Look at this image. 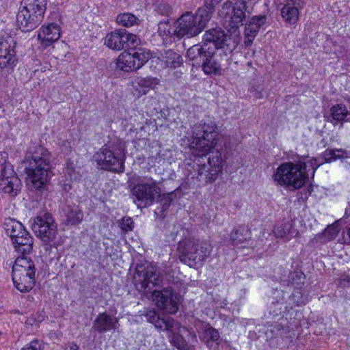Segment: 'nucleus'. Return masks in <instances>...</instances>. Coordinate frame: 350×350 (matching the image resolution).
Instances as JSON below:
<instances>
[{"mask_svg": "<svg viewBox=\"0 0 350 350\" xmlns=\"http://www.w3.org/2000/svg\"><path fill=\"white\" fill-rule=\"evenodd\" d=\"M51 66L49 64H46L45 65L41 66L40 70L37 69L36 71L40 70L42 72H46L47 70H50Z\"/></svg>", "mask_w": 350, "mask_h": 350, "instance_id": "obj_47", "label": "nucleus"}, {"mask_svg": "<svg viewBox=\"0 0 350 350\" xmlns=\"http://www.w3.org/2000/svg\"><path fill=\"white\" fill-rule=\"evenodd\" d=\"M286 303L283 302L282 301H278L277 304L280 306H284Z\"/></svg>", "mask_w": 350, "mask_h": 350, "instance_id": "obj_53", "label": "nucleus"}, {"mask_svg": "<svg viewBox=\"0 0 350 350\" xmlns=\"http://www.w3.org/2000/svg\"><path fill=\"white\" fill-rule=\"evenodd\" d=\"M66 223L68 225L79 224L83 218V213L78 206L75 204H67L63 209Z\"/></svg>", "mask_w": 350, "mask_h": 350, "instance_id": "obj_27", "label": "nucleus"}, {"mask_svg": "<svg viewBox=\"0 0 350 350\" xmlns=\"http://www.w3.org/2000/svg\"><path fill=\"white\" fill-rule=\"evenodd\" d=\"M31 228L44 242L53 241L57 234V226L53 217L48 213L35 217L31 223Z\"/></svg>", "mask_w": 350, "mask_h": 350, "instance_id": "obj_13", "label": "nucleus"}, {"mask_svg": "<svg viewBox=\"0 0 350 350\" xmlns=\"http://www.w3.org/2000/svg\"><path fill=\"white\" fill-rule=\"evenodd\" d=\"M53 157L41 146L29 147L28 154L22 162L27 180L36 189H41L48 180Z\"/></svg>", "mask_w": 350, "mask_h": 350, "instance_id": "obj_4", "label": "nucleus"}, {"mask_svg": "<svg viewBox=\"0 0 350 350\" xmlns=\"http://www.w3.org/2000/svg\"><path fill=\"white\" fill-rule=\"evenodd\" d=\"M273 232L276 238H280L284 241H288L292 239L294 234L293 224L291 222L278 224L275 226Z\"/></svg>", "mask_w": 350, "mask_h": 350, "instance_id": "obj_29", "label": "nucleus"}, {"mask_svg": "<svg viewBox=\"0 0 350 350\" xmlns=\"http://www.w3.org/2000/svg\"><path fill=\"white\" fill-rule=\"evenodd\" d=\"M323 157L326 162L331 163L337 159L347 157V152L342 149L327 150L323 153Z\"/></svg>", "mask_w": 350, "mask_h": 350, "instance_id": "obj_32", "label": "nucleus"}, {"mask_svg": "<svg viewBox=\"0 0 350 350\" xmlns=\"http://www.w3.org/2000/svg\"><path fill=\"white\" fill-rule=\"evenodd\" d=\"M16 41L11 35L0 37V68L12 69L16 64Z\"/></svg>", "mask_w": 350, "mask_h": 350, "instance_id": "obj_14", "label": "nucleus"}, {"mask_svg": "<svg viewBox=\"0 0 350 350\" xmlns=\"http://www.w3.org/2000/svg\"><path fill=\"white\" fill-rule=\"evenodd\" d=\"M304 304V301L303 299L302 293L301 292V288H295L294 291L288 297V306L290 308H293V306H299Z\"/></svg>", "mask_w": 350, "mask_h": 350, "instance_id": "obj_33", "label": "nucleus"}, {"mask_svg": "<svg viewBox=\"0 0 350 350\" xmlns=\"http://www.w3.org/2000/svg\"><path fill=\"white\" fill-rule=\"evenodd\" d=\"M214 54V49L207 43L197 44L191 46L187 51V57L193 62V66L200 65L206 57Z\"/></svg>", "mask_w": 350, "mask_h": 350, "instance_id": "obj_20", "label": "nucleus"}, {"mask_svg": "<svg viewBox=\"0 0 350 350\" xmlns=\"http://www.w3.org/2000/svg\"><path fill=\"white\" fill-rule=\"evenodd\" d=\"M176 234L174 232H172L170 237H168L166 239L167 241H173L175 239Z\"/></svg>", "mask_w": 350, "mask_h": 350, "instance_id": "obj_49", "label": "nucleus"}, {"mask_svg": "<svg viewBox=\"0 0 350 350\" xmlns=\"http://www.w3.org/2000/svg\"><path fill=\"white\" fill-rule=\"evenodd\" d=\"M221 0H210V3L213 5L215 4H217L220 2Z\"/></svg>", "mask_w": 350, "mask_h": 350, "instance_id": "obj_51", "label": "nucleus"}, {"mask_svg": "<svg viewBox=\"0 0 350 350\" xmlns=\"http://www.w3.org/2000/svg\"><path fill=\"white\" fill-rule=\"evenodd\" d=\"M149 53L139 50L134 53H122L116 60V68L131 72L140 68L149 59Z\"/></svg>", "mask_w": 350, "mask_h": 350, "instance_id": "obj_15", "label": "nucleus"}, {"mask_svg": "<svg viewBox=\"0 0 350 350\" xmlns=\"http://www.w3.org/2000/svg\"><path fill=\"white\" fill-rule=\"evenodd\" d=\"M94 159L105 170L122 172L126 159L125 142L118 139L104 146L95 154Z\"/></svg>", "mask_w": 350, "mask_h": 350, "instance_id": "obj_6", "label": "nucleus"}, {"mask_svg": "<svg viewBox=\"0 0 350 350\" xmlns=\"http://www.w3.org/2000/svg\"><path fill=\"white\" fill-rule=\"evenodd\" d=\"M337 234H338V231L336 230V229L334 227H332V226L328 227L325 230V234L327 235L328 239L329 240L334 239L337 236Z\"/></svg>", "mask_w": 350, "mask_h": 350, "instance_id": "obj_44", "label": "nucleus"}, {"mask_svg": "<svg viewBox=\"0 0 350 350\" xmlns=\"http://www.w3.org/2000/svg\"><path fill=\"white\" fill-rule=\"evenodd\" d=\"M215 54H210L209 57H206L201 63V67L203 72L207 75H221V65L213 57Z\"/></svg>", "mask_w": 350, "mask_h": 350, "instance_id": "obj_28", "label": "nucleus"}, {"mask_svg": "<svg viewBox=\"0 0 350 350\" xmlns=\"http://www.w3.org/2000/svg\"><path fill=\"white\" fill-rule=\"evenodd\" d=\"M218 132L213 122L196 124L192 129L190 148L198 151L199 157L196 159L191 178L196 177L202 184L214 181L222 168V157L220 152H213L208 159L207 164L200 161L201 156H206L217 143Z\"/></svg>", "mask_w": 350, "mask_h": 350, "instance_id": "obj_1", "label": "nucleus"}, {"mask_svg": "<svg viewBox=\"0 0 350 350\" xmlns=\"http://www.w3.org/2000/svg\"><path fill=\"white\" fill-rule=\"evenodd\" d=\"M206 334L210 337L211 340L213 341H217L219 338V332L211 328L206 330Z\"/></svg>", "mask_w": 350, "mask_h": 350, "instance_id": "obj_45", "label": "nucleus"}, {"mask_svg": "<svg viewBox=\"0 0 350 350\" xmlns=\"http://www.w3.org/2000/svg\"><path fill=\"white\" fill-rule=\"evenodd\" d=\"M230 38L221 28H213L208 29L203 36V41L214 49V53L216 49H224L228 44L226 42Z\"/></svg>", "mask_w": 350, "mask_h": 350, "instance_id": "obj_19", "label": "nucleus"}, {"mask_svg": "<svg viewBox=\"0 0 350 350\" xmlns=\"http://www.w3.org/2000/svg\"><path fill=\"white\" fill-rule=\"evenodd\" d=\"M320 165L314 158L284 162L274 171L272 178L277 185L299 189L308 179L310 173L314 176Z\"/></svg>", "mask_w": 350, "mask_h": 350, "instance_id": "obj_3", "label": "nucleus"}, {"mask_svg": "<svg viewBox=\"0 0 350 350\" xmlns=\"http://www.w3.org/2000/svg\"><path fill=\"white\" fill-rule=\"evenodd\" d=\"M160 191L156 180L151 177H144L132 189L134 202L137 207L150 206L154 202L155 196L159 194Z\"/></svg>", "mask_w": 350, "mask_h": 350, "instance_id": "obj_11", "label": "nucleus"}, {"mask_svg": "<svg viewBox=\"0 0 350 350\" xmlns=\"http://www.w3.org/2000/svg\"><path fill=\"white\" fill-rule=\"evenodd\" d=\"M134 278L139 290L145 293L152 292L151 299L157 308L170 314L177 312L178 307L176 296L172 289L165 288L161 291L153 290L154 287L159 286L162 282V278L154 267L148 265L146 267H137Z\"/></svg>", "mask_w": 350, "mask_h": 350, "instance_id": "obj_2", "label": "nucleus"}, {"mask_svg": "<svg viewBox=\"0 0 350 350\" xmlns=\"http://www.w3.org/2000/svg\"><path fill=\"white\" fill-rule=\"evenodd\" d=\"M171 342L178 350H194L193 347L189 345L186 340L180 335H174Z\"/></svg>", "mask_w": 350, "mask_h": 350, "instance_id": "obj_36", "label": "nucleus"}, {"mask_svg": "<svg viewBox=\"0 0 350 350\" xmlns=\"http://www.w3.org/2000/svg\"><path fill=\"white\" fill-rule=\"evenodd\" d=\"M250 237V230L243 226H239L234 228L230 234L232 243L238 247H247L249 245Z\"/></svg>", "mask_w": 350, "mask_h": 350, "instance_id": "obj_25", "label": "nucleus"}, {"mask_svg": "<svg viewBox=\"0 0 350 350\" xmlns=\"http://www.w3.org/2000/svg\"><path fill=\"white\" fill-rule=\"evenodd\" d=\"M226 27L237 29L243 25L245 18L250 14L245 0H237L234 4L227 1L219 12Z\"/></svg>", "mask_w": 350, "mask_h": 350, "instance_id": "obj_10", "label": "nucleus"}, {"mask_svg": "<svg viewBox=\"0 0 350 350\" xmlns=\"http://www.w3.org/2000/svg\"><path fill=\"white\" fill-rule=\"evenodd\" d=\"M17 257H29L33 252V238L29 233L12 242Z\"/></svg>", "mask_w": 350, "mask_h": 350, "instance_id": "obj_22", "label": "nucleus"}, {"mask_svg": "<svg viewBox=\"0 0 350 350\" xmlns=\"http://www.w3.org/2000/svg\"><path fill=\"white\" fill-rule=\"evenodd\" d=\"M65 175L68 176L70 180H77L79 178V175L72 167H67L65 171Z\"/></svg>", "mask_w": 350, "mask_h": 350, "instance_id": "obj_43", "label": "nucleus"}, {"mask_svg": "<svg viewBox=\"0 0 350 350\" xmlns=\"http://www.w3.org/2000/svg\"><path fill=\"white\" fill-rule=\"evenodd\" d=\"M79 347L75 344H70L66 346L64 350H78Z\"/></svg>", "mask_w": 350, "mask_h": 350, "instance_id": "obj_48", "label": "nucleus"}, {"mask_svg": "<svg viewBox=\"0 0 350 350\" xmlns=\"http://www.w3.org/2000/svg\"><path fill=\"white\" fill-rule=\"evenodd\" d=\"M8 158V154L6 152H0V166L2 167L1 169L6 167L8 164H11L7 161Z\"/></svg>", "mask_w": 350, "mask_h": 350, "instance_id": "obj_46", "label": "nucleus"}, {"mask_svg": "<svg viewBox=\"0 0 350 350\" xmlns=\"http://www.w3.org/2000/svg\"><path fill=\"white\" fill-rule=\"evenodd\" d=\"M135 81L139 87L143 88H154L159 83V80L152 77H139Z\"/></svg>", "mask_w": 350, "mask_h": 350, "instance_id": "obj_35", "label": "nucleus"}, {"mask_svg": "<svg viewBox=\"0 0 350 350\" xmlns=\"http://www.w3.org/2000/svg\"><path fill=\"white\" fill-rule=\"evenodd\" d=\"M21 189V181L14 171L13 166L8 164L1 170L0 192L11 197L16 196Z\"/></svg>", "mask_w": 350, "mask_h": 350, "instance_id": "obj_16", "label": "nucleus"}, {"mask_svg": "<svg viewBox=\"0 0 350 350\" xmlns=\"http://www.w3.org/2000/svg\"><path fill=\"white\" fill-rule=\"evenodd\" d=\"M24 6L19 10L16 21L20 29L27 32L36 29L43 21L47 0H23Z\"/></svg>", "mask_w": 350, "mask_h": 350, "instance_id": "obj_7", "label": "nucleus"}, {"mask_svg": "<svg viewBox=\"0 0 350 350\" xmlns=\"http://www.w3.org/2000/svg\"><path fill=\"white\" fill-rule=\"evenodd\" d=\"M278 295H282V294H283V292H282V291H281V292H279V291H278Z\"/></svg>", "mask_w": 350, "mask_h": 350, "instance_id": "obj_54", "label": "nucleus"}, {"mask_svg": "<svg viewBox=\"0 0 350 350\" xmlns=\"http://www.w3.org/2000/svg\"><path fill=\"white\" fill-rule=\"evenodd\" d=\"M180 260L189 267L201 266L211 254V245L194 239H187L180 244Z\"/></svg>", "mask_w": 350, "mask_h": 350, "instance_id": "obj_9", "label": "nucleus"}, {"mask_svg": "<svg viewBox=\"0 0 350 350\" xmlns=\"http://www.w3.org/2000/svg\"><path fill=\"white\" fill-rule=\"evenodd\" d=\"M3 226L5 233L10 237L12 242H14L16 239L25 236L26 234L29 233V232L25 228L24 226L14 219L5 218Z\"/></svg>", "mask_w": 350, "mask_h": 350, "instance_id": "obj_23", "label": "nucleus"}, {"mask_svg": "<svg viewBox=\"0 0 350 350\" xmlns=\"http://www.w3.org/2000/svg\"><path fill=\"white\" fill-rule=\"evenodd\" d=\"M120 226L125 232L131 231L133 228V221L131 217H124L120 221Z\"/></svg>", "mask_w": 350, "mask_h": 350, "instance_id": "obj_40", "label": "nucleus"}, {"mask_svg": "<svg viewBox=\"0 0 350 350\" xmlns=\"http://www.w3.org/2000/svg\"><path fill=\"white\" fill-rule=\"evenodd\" d=\"M267 22L265 15L254 16L245 24V44H251L260 29H263Z\"/></svg>", "mask_w": 350, "mask_h": 350, "instance_id": "obj_21", "label": "nucleus"}, {"mask_svg": "<svg viewBox=\"0 0 350 350\" xmlns=\"http://www.w3.org/2000/svg\"><path fill=\"white\" fill-rule=\"evenodd\" d=\"M308 0H287L281 9V16L288 25L295 24L299 19V10L303 9Z\"/></svg>", "mask_w": 350, "mask_h": 350, "instance_id": "obj_17", "label": "nucleus"}, {"mask_svg": "<svg viewBox=\"0 0 350 350\" xmlns=\"http://www.w3.org/2000/svg\"><path fill=\"white\" fill-rule=\"evenodd\" d=\"M211 18V13L207 8H200L193 14L187 12L175 23L174 34L180 38H190L200 34Z\"/></svg>", "mask_w": 350, "mask_h": 350, "instance_id": "obj_5", "label": "nucleus"}, {"mask_svg": "<svg viewBox=\"0 0 350 350\" xmlns=\"http://www.w3.org/2000/svg\"><path fill=\"white\" fill-rule=\"evenodd\" d=\"M140 43V40L135 34L123 29H116L106 35L105 44L111 50L121 51L135 48Z\"/></svg>", "mask_w": 350, "mask_h": 350, "instance_id": "obj_12", "label": "nucleus"}, {"mask_svg": "<svg viewBox=\"0 0 350 350\" xmlns=\"http://www.w3.org/2000/svg\"><path fill=\"white\" fill-rule=\"evenodd\" d=\"M282 310V306H280V308H277L276 310H274L273 311V315H278L279 313H280Z\"/></svg>", "mask_w": 350, "mask_h": 350, "instance_id": "obj_50", "label": "nucleus"}, {"mask_svg": "<svg viewBox=\"0 0 350 350\" xmlns=\"http://www.w3.org/2000/svg\"><path fill=\"white\" fill-rule=\"evenodd\" d=\"M163 60L166 67L174 69L183 64L182 55L173 50L165 51L163 55Z\"/></svg>", "mask_w": 350, "mask_h": 350, "instance_id": "obj_30", "label": "nucleus"}, {"mask_svg": "<svg viewBox=\"0 0 350 350\" xmlns=\"http://www.w3.org/2000/svg\"><path fill=\"white\" fill-rule=\"evenodd\" d=\"M36 269L30 256L16 257L12 266V280L16 288L25 293L33 288L35 284Z\"/></svg>", "mask_w": 350, "mask_h": 350, "instance_id": "obj_8", "label": "nucleus"}, {"mask_svg": "<svg viewBox=\"0 0 350 350\" xmlns=\"http://www.w3.org/2000/svg\"><path fill=\"white\" fill-rule=\"evenodd\" d=\"M70 188H71V186L70 184H64V189L65 190L70 189Z\"/></svg>", "mask_w": 350, "mask_h": 350, "instance_id": "obj_52", "label": "nucleus"}, {"mask_svg": "<svg viewBox=\"0 0 350 350\" xmlns=\"http://www.w3.org/2000/svg\"><path fill=\"white\" fill-rule=\"evenodd\" d=\"M42 344L38 340H33L27 344L21 350H42Z\"/></svg>", "mask_w": 350, "mask_h": 350, "instance_id": "obj_41", "label": "nucleus"}, {"mask_svg": "<svg viewBox=\"0 0 350 350\" xmlns=\"http://www.w3.org/2000/svg\"><path fill=\"white\" fill-rule=\"evenodd\" d=\"M143 315L146 318L148 322L153 324L159 329V324H160L159 321L162 319L157 314L154 310H147Z\"/></svg>", "mask_w": 350, "mask_h": 350, "instance_id": "obj_39", "label": "nucleus"}, {"mask_svg": "<svg viewBox=\"0 0 350 350\" xmlns=\"http://www.w3.org/2000/svg\"><path fill=\"white\" fill-rule=\"evenodd\" d=\"M118 320L111 318L105 312L99 314L94 320L92 329L98 333H105L111 329H116Z\"/></svg>", "mask_w": 350, "mask_h": 350, "instance_id": "obj_24", "label": "nucleus"}, {"mask_svg": "<svg viewBox=\"0 0 350 350\" xmlns=\"http://www.w3.org/2000/svg\"><path fill=\"white\" fill-rule=\"evenodd\" d=\"M116 22L119 25L130 27L135 25H138L139 20L134 14L130 12L120 14L116 17Z\"/></svg>", "mask_w": 350, "mask_h": 350, "instance_id": "obj_31", "label": "nucleus"}, {"mask_svg": "<svg viewBox=\"0 0 350 350\" xmlns=\"http://www.w3.org/2000/svg\"><path fill=\"white\" fill-rule=\"evenodd\" d=\"M159 322V330L161 331L167 330L173 332L174 328L178 325L177 322L172 318H167L166 319H162Z\"/></svg>", "mask_w": 350, "mask_h": 350, "instance_id": "obj_38", "label": "nucleus"}, {"mask_svg": "<svg viewBox=\"0 0 350 350\" xmlns=\"http://www.w3.org/2000/svg\"><path fill=\"white\" fill-rule=\"evenodd\" d=\"M60 36L61 28L59 25L55 23L42 25L38 34L40 43L44 47L51 46L57 41Z\"/></svg>", "mask_w": 350, "mask_h": 350, "instance_id": "obj_18", "label": "nucleus"}, {"mask_svg": "<svg viewBox=\"0 0 350 350\" xmlns=\"http://www.w3.org/2000/svg\"><path fill=\"white\" fill-rule=\"evenodd\" d=\"M146 90H144L143 92V94H146Z\"/></svg>", "mask_w": 350, "mask_h": 350, "instance_id": "obj_55", "label": "nucleus"}, {"mask_svg": "<svg viewBox=\"0 0 350 350\" xmlns=\"http://www.w3.org/2000/svg\"><path fill=\"white\" fill-rule=\"evenodd\" d=\"M175 196L176 195L174 192H170L160 196L159 203L161 206L160 212H164L168 209L171 202L174 199Z\"/></svg>", "mask_w": 350, "mask_h": 350, "instance_id": "obj_37", "label": "nucleus"}, {"mask_svg": "<svg viewBox=\"0 0 350 350\" xmlns=\"http://www.w3.org/2000/svg\"><path fill=\"white\" fill-rule=\"evenodd\" d=\"M169 23L161 22L158 25V31L161 36H166L170 33Z\"/></svg>", "mask_w": 350, "mask_h": 350, "instance_id": "obj_42", "label": "nucleus"}, {"mask_svg": "<svg viewBox=\"0 0 350 350\" xmlns=\"http://www.w3.org/2000/svg\"><path fill=\"white\" fill-rule=\"evenodd\" d=\"M349 115L350 113L345 105L336 104L329 109L327 118L329 122L336 125L338 123L342 124L348 120L347 117Z\"/></svg>", "mask_w": 350, "mask_h": 350, "instance_id": "obj_26", "label": "nucleus"}, {"mask_svg": "<svg viewBox=\"0 0 350 350\" xmlns=\"http://www.w3.org/2000/svg\"><path fill=\"white\" fill-rule=\"evenodd\" d=\"M304 279L305 275L301 271H293L288 275L289 282L297 288H301L304 282Z\"/></svg>", "mask_w": 350, "mask_h": 350, "instance_id": "obj_34", "label": "nucleus"}]
</instances>
